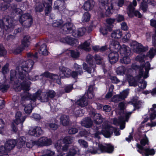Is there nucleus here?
I'll return each instance as SVG.
<instances>
[{
    "label": "nucleus",
    "instance_id": "1",
    "mask_svg": "<svg viewBox=\"0 0 156 156\" xmlns=\"http://www.w3.org/2000/svg\"><path fill=\"white\" fill-rule=\"evenodd\" d=\"M15 78L18 81L17 83L18 86L15 87V90L17 91H20L22 89L25 91H29L30 83L28 80L34 81L36 80L32 78H26L21 70L20 69L19 67L16 69V71L11 70L10 71L11 80L14 81Z\"/></svg>",
    "mask_w": 156,
    "mask_h": 156
},
{
    "label": "nucleus",
    "instance_id": "48",
    "mask_svg": "<svg viewBox=\"0 0 156 156\" xmlns=\"http://www.w3.org/2000/svg\"><path fill=\"white\" fill-rule=\"evenodd\" d=\"M1 1L2 3V4L0 6L1 9L3 11H4L9 7L10 4L9 3L6 2H8L4 1L3 0H1Z\"/></svg>",
    "mask_w": 156,
    "mask_h": 156
},
{
    "label": "nucleus",
    "instance_id": "49",
    "mask_svg": "<svg viewBox=\"0 0 156 156\" xmlns=\"http://www.w3.org/2000/svg\"><path fill=\"white\" fill-rule=\"evenodd\" d=\"M63 23V21L61 20H54L52 24V26L54 27H58L61 26Z\"/></svg>",
    "mask_w": 156,
    "mask_h": 156
},
{
    "label": "nucleus",
    "instance_id": "36",
    "mask_svg": "<svg viewBox=\"0 0 156 156\" xmlns=\"http://www.w3.org/2000/svg\"><path fill=\"white\" fill-rule=\"evenodd\" d=\"M87 95L89 99H92L94 98V94L93 92V86L90 85L89 86Z\"/></svg>",
    "mask_w": 156,
    "mask_h": 156
},
{
    "label": "nucleus",
    "instance_id": "44",
    "mask_svg": "<svg viewBox=\"0 0 156 156\" xmlns=\"http://www.w3.org/2000/svg\"><path fill=\"white\" fill-rule=\"evenodd\" d=\"M32 23V19L31 17L28 19V20L22 23H21L23 26L26 28H28L30 27Z\"/></svg>",
    "mask_w": 156,
    "mask_h": 156
},
{
    "label": "nucleus",
    "instance_id": "20",
    "mask_svg": "<svg viewBox=\"0 0 156 156\" xmlns=\"http://www.w3.org/2000/svg\"><path fill=\"white\" fill-rule=\"evenodd\" d=\"M16 119L14 121V123L18 125L23 123L25 120L26 117L23 116L22 113L20 112H17L16 114Z\"/></svg>",
    "mask_w": 156,
    "mask_h": 156
},
{
    "label": "nucleus",
    "instance_id": "63",
    "mask_svg": "<svg viewBox=\"0 0 156 156\" xmlns=\"http://www.w3.org/2000/svg\"><path fill=\"white\" fill-rule=\"evenodd\" d=\"M46 93L49 98H54L56 95V93L53 90H50Z\"/></svg>",
    "mask_w": 156,
    "mask_h": 156
},
{
    "label": "nucleus",
    "instance_id": "10",
    "mask_svg": "<svg viewBox=\"0 0 156 156\" xmlns=\"http://www.w3.org/2000/svg\"><path fill=\"white\" fill-rule=\"evenodd\" d=\"M114 149V146L110 143H99L98 144V150L100 151V153H111Z\"/></svg>",
    "mask_w": 156,
    "mask_h": 156
},
{
    "label": "nucleus",
    "instance_id": "14",
    "mask_svg": "<svg viewBox=\"0 0 156 156\" xmlns=\"http://www.w3.org/2000/svg\"><path fill=\"white\" fill-rule=\"evenodd\" d=\"M59 74L61 78H66L70 76L71 70L69 68L62 66L59 68Z\"/></svg>",
    "mask_w": 156,
    "mask_h": 156
},
{
    "label": "nucleus",
    "instance_id": "52",
    "mask_svg": "<svg viewBox=\"0 0 156 156\" xmlns=\"http://www.w3.org/2000/svg\"><path fill=\"white\" fill-rule=\"evenodd\" d=\"M9 86L8 84H6L5 83H0V90L2 92L6 91Z\"/></svg>",
    "mask_w": 156,
    "mask_h": 156
},
{
    "label": "nucleus",
    "instance_id": "55",
    "mask_svg": "<svg viewBox=\"0 0 156 156\" xmlns=\"http://www.w3.org/2000/svg\"><path fill=\"white\" fill-rule=\"evenodd\" d=\"M129 89H127L123 90L121 93L120 94V95L121 96L123 100L126 98L129 93Z\"/></svg>",
    "mask_w": 156,
    "mask_h": 156
},
{
    "label": "nucleus",
    "instance_id": "28",
    "mask_svg": "<svg viewBox=\"0 0 156 156\" xmlns=\"http://www.w3.org/2000/svg\"><path fill=\"white\" fill-rule=\"evenodd\" d=\"M122 35V32L119 29L115 30L111 34V37L114 39H119Z\"/></svg>",
    "mask_w": 156,
    "mask_h": 156
},
{
    "label": "nucleus",
    "instance_id": "22",
    "mask_svg": "<svg viewBox=\"0 0 156 156\" xmlns=\"http://www.w3.org/2000/svg\"><path fill=\"white\" fill-rule=\"evenodd\" d=\"M149 140L147 138L142 139L140 141V144L137 143L136 147L138 148L137 150L143 151L145 148L144 147L146 145H149Z\"/></svg>",
    "mask_w": 156,
    "mask_h": 156
},
{
    "label": "nucleus",
    "instance_id": "54",
    "mask_svg": "<svg viewBox=\"0 0 156 156\" xmlns=\"http://www.w3.org/2000/svg\"><path fill=\"white\" fill-rule=\"evenodd\" d=\"M24 105L25 106L24 110L25 112L27 114L30 113L32 112V109L31 105L29 104L27 105Z\"/></svg>",
    "mask_w": 156,
    "mask_h": 156
},
{
    "label": "nucleus",
    "instance_id": "40",
    "mask_svg": "<svg viewBox=\"0 0 156 156\" xmlns=\"http://www.w3.org/2000/svg\"><path fill=\"white\" fill-rule=\"evenodd\" d=\"M67 53H70L71 57L74 58H77L79 57L80 53L77 51L67 50Z\"/></svg>",
    "mask_w": 156,
    "mask_h": 156
},
{
    "label": "nucleus",
    "instance_id": "57",
    "mask_svg": "<svg viewBox=\"0 0 156 156\" xmlns=\"http://www.w3.org/2000/svg\"><path fill=\"white\" fill-rule=\"evenodd\" d=\"M80 146L83 147L87 148L88 147V143L85 140L81 139L78 140Z\"/></svg>",
    "mask_w": 156,
    "mask_h": 156
},
{
    "label": "nucleus",
    "instance_id": "9",
    "mask_svg": "<svg viewBox=\"0 0 156 156\" xmlns=\"http://www.w3.org/2000/svg\"><path fill=\"white\" fill-rule=\"evenodd\" d=\"M156 54V48L151 49L149 52L147 54V56H145L143 54H141L138 55L136 58V60L137 61H139L141 63V65L143 64L144 66L145 63L144 60V59L147 56L151 58L154 57V55Z\"/></svg>",
    "mask_w": 156,
    "mask_h": 156
},
{
    "label": "nucleus",
    "instance_id": "13",
    "mask_svg": "<svg viewBox=\"0 0 156 156\" xmlns=\"http://www.w3.org/2000/svg\"><path fill=\"white\" fill-rule=\"evenodd\" d=\"M101 132L98 131L95 134V136L98 134H102L106 138H110L113 133V130L111 129L112 127H101Z\"/></svg>",
    "mask_w": 156,
    "mask_h": 156
},
{
    "label": "nucleus",
    "instance_id": "6",
    "mask_svg": "<svg viewBox=\"0 0 156 156\" xmlns=\"http://www.w3.org/2000/svg\"><path fill=\"white\" fill-rule=\"evenodd\" d=\"M34 62L31 59H28L22 63V66L20 67V69L21 70L22 73H23L26 78H33L36 79L35 80L38 79V76H35L34 78L28 77V73L30 72L33 69Z\"/></svg>",
    "mask_w": 156,
    "mask_h": 156
},
{
    "label": "nucleus",
    "instance_id": "18",
    "mask_svg": "<svg viewBox=\"0 0 156 156\" xmlns=\"http://www.w3.org/2000/svg\"><path fill=\"white\" fill-rule=\"evenodd\" d=\"M61 41L64 43H66L71 46L75 45L78 44L77 39L70 37L67 36L61 39Z\"/></svg>",
    "mask_w": 156,
    "mask_h": 156
},
{
    "label": "nucleus",
    "instance_id": "12",
    "mask_svg": "<svg viewBox=\"0 0 156 156\" xmlns=\"http://www.w3.org/2000/svg\"><path fill=\"white\" fill-rule=\"evenodd\" d=\"M30 37L28 35L25 36L23 37L22 42V45L23 48H17L14 51V53L16 54L20 53L25 48L28 47L30 45Z\"/></svg>",
    "mask_w": 156,
    "mask_h": 156
},
{
    "label": "nucleus",
    "instance_id": "23",
    "mask_svg": "<svg viewBox=\"0 0 156 156\" xmlns=\"http://www.w3.org/2000/svg\"><path fill=\"white\" fill-rule=\"evenodd\" d=\"M73 25L70 23H68L64 24L61 28L63 30L62 33L66 34L71 33L72 30H73Z\"/></svg>",
    "mask_w": 156,
    "mask_h": 156
},
{
    "label": "nucleus",
    "instance_id": "33",
    "mask_svg": "<svg viewBox=\"0 0 156 156\" xmlns=\"http://www.w3.org/2000/svg\"><path fill=\"white\" fill-rule=\"evenodd\" d=\"M60 121L63 126H67L69 124V117L67 115H62L60 118Z\"/></svg>",
    "mask_w": 156,
    "mask_h": 156
},
{
    "label": "nucleus",
    "instance_id": "11",
    "mask_svg": "<svg viewBox=\"0 0 156 156\" xmlns=\"http://www.w3.org/2000/svg\"><path fill=\"white\" fill-rule=\"evenodd\" d=\"M137 3L136 0H133V2L130 3L128 7V14L130 17L133 16V13L136 17L141 18L142 15L141 13L138 11H134V8L136 5Z\"/></svg>",
    "mask_w": 156,
    "mask_h": 156
},
{
    "label": "nucleus",
    "instance_id": "42",
    "mask_svg": "<svg viewBox=\"0 0 156 156\" xmlns=\"http://www.w3.org/2000/svg\"><path fill=\"white\" fill-rule=\"evenodd\" d=\"M93 58L92 56L90 55H88L86 57L87 62L90 65L92 68L94 70V68L95 67V65L93 64Z\"/></svg>",
    "mask_w": 156,
    "mask_h": 156
},
{
    "label": "nucleus",
    "instance_id": "34",
    "mask_svg": "<svg viewBox=\"0 0 156 156\" xmlns=\"http://www.w3.org/2000/svg\"><path fill=\"white\" fill-rule=\"evenodd\" d=\"M90 41L89 40L86 41L84 43L80 45L79 48L83 49L87 51H89L91 49L90 48Z\"/></svg>",
    "mask_w": 156,
    "mask_h": 156
},
{
    "label": "nucleus",
    "instance_id": "25",
    "mask_svg": "<svg viewBox=\"0 0 156 156\" xmlns=\"http://www.w3.org/2000/svg\"><path fill=\"white\" fill-rule=\"evenodd\" d=\"M94 5V2L93 0H89L84 3L83 8L85 10L89 11L93 8Z\"/></svg>",
    "mask_w": 156,
    "mask_h": 156
},
{
    "label": "nucleus",
    "instance_id": "46",
    "mask_svg": "<svg viewBox=\"0 0 156 156\" xmlns=\"http://www.w3.org/2000/svg\"><path fill=\"white\" fill-rule=\"evenodd\" d=\"M90 15L89 13L85 12L83 15L82 18V21L83 22H88L90 20Z\"/></svg>",
    "mask_w": 156,
    "mask_h": 156
},
{
    "label": "nucleus",
    "instance_id": "31",
    "mask_svg": "<svg viewBox=\"0 0 156 156\" xmlns=\"http://www.w3.org/2000/svg\"><path fill=\"white\" fill-rule=\"evenodd\" d=\"M112 30V25L108 26L106 25V27H102L100 28V31L101 33L103 35H106L108 31H111Z\"/></svg>",
    "mask_w": 156,
    "mask_h": 156
},
{
    "label": "nucleus",
    "instance_id": "50",
    "mask_svg": "<svg viewBox=\"0 0 156 156\" xmlns=\"http://www.w3.org/2000/svg\"><path fill=\"white\" fill-rule=\"evenodd\" d=\"M119 129L118 127H112L113 128V133L114 134L115 136H119L120 135V130L123 129L125 127H119Z\"/></svg>",
    "mask_w": 156,
    "mask_h": 156
},
{
    "label": "nucleus",
    "instance_id": "62",
    "mask_svg": "<svg viewBox=\"0 0 156 156\" xmlns=\"http://www.w3.org/2000/svg\"><path fill=\"white\" fill-rule=\"evenodd\" d=\"M138 85L140 89H143L146 87L147 82L146 81L142 80L139 82Z\"/></svg>",
    "mask_w": 156,
    "mask_h": 156
},
{
    "label": "nucleus",
    "instance_id": "7",
    "mask_svg": "<svg viewBox=\"0 0 156 156\" xmlns=\"http://www.w3.org/2000/svg\"><path fill=\"white\" fill-rule=\"evenodd\" d=\"M13 20L10 17H6L4 20H0V34L2 33L3 29H5V30L13 29L14 26Z\"/></svg>",
    "mask_w": 156,
    "mask_h": 156
},
{
    "label": "nucleus",
    "instance_id": "17",
    "mask_svg": "<svg viewBox=\"0 0 156 156\" xmlns=\"http://www.w3.org/2000/svg\"><path fill=\"white\" fill-rule=\"evenodd\" d=\"M137 151L140 154H142L143 156H153L155 153L154 149H150L149 148H145L143 151L137 150Z\"/></svg>",
    "mask_w": 156,
    "mask_h": 156
},
{
    "label": "nucleus",
    "instance_id": "2",
    "mask_svg": "<svg viewBox=\"0 0 156 156\" xmlns=\"http://www.w3.org/2000/svg\"><path fill=\"white\" fill-rule=\"evenodd\" d=\"M22 103L23 101L31 100L35 101L36 99L40 100L41 102H46L49 100V98L46 93L43 94L41 90H38L35 94L31 95L27 91H25L21 94Z\"/></svg>",
    "mask_w": 156,
    "mask_h": 156
},
{
    "label": "nucleus",
    "instance_id": "16",
    "mask_svg": "<svg viewBox=\"0 0 156 156\" xmlns=\"http://www.w3.org/2000/svg\"><path fill=\"white\" fill-rule=\"evenodd\" d=\"M36 144L37 146H48L51 144V139H48L45 137H42L38 140H36Z\"/></svg>",
    "mask_w": 156,
    "mask_h": 156
},
{
    "label": "nucleus",
    "instance_id": "19",
    "mask_svg": "<svg viewBox=\"0 0 156 156\" xmlns=\"http://www.w3.org/2000/svg\"><path fill=\"white\" fill-rule=\"evenodd\" d=\"M108 57L110 63L113 64L116 63L118 61V54L116 51L112 52L109 54Z\"/></svg>",
    "mask_w": 156,
    "mask_h": 156
},
{
    "label": "nucleus",
    "instance_id": "29",
    "mask_svg": "<svg viewBox=\"0 0 156 156\" xmlns=\"http://www.w3.org/2000/svg\"><path fill=\"white\" fill-rule=\"evenodd\" d=\"M93 119H94V122L96 124H99L102 122V118L99 114L93 113Z\"/></svg>",
    "mask_w": 156,
    "mask_h": 156
},
{
    "label": "nucleus",
    "instance_id": "4",
    "mask_svg": "<svg viewBox=\"0 0 156 156\" xmlns=\"http://www.w3.org/2000/svg\"><path fill=\"white\" fill-rule=\"evenodd\" d=\"M109 0H100V4L98 13L101 16H108L113 11L112 3H108Z\"/></svg>",
    "mask_w": 156,
    "mask_h": 156
},
{
    "label": "nucleus",
    "instance_id": "45",
    "mask_svg": "<svg viewBox=\"0 0 156 156\" xmlns=\"http://www.w3.org/2000/svg\"><path fill=\"white\" fill-rule=\"evenodd\" d=\"M73 67L75 71L79 72V73L80 74H82L83 73V72L80 65H78L76 63H75L73 66Z\"/></svg>",
    "mask_w": 156,
    "mask_h": 156
},
{
    "label": "nucleus",
    "instance_id": "37",
    "mask_svg": "<svg viewBox=\"0 0 156 156\" xmlns=\"http://www.w3.org/2000/svg\"><path fill=\"white\" fill-rule=\"evenodd\" d=\"M46 1H44V0H43L42 2H43V4L41 3H38L37 4L36 7L35 8V10L36 12H41L42 11L43 9V8L44 6H45V2H46Z\"/></svg>",
    "mask_w": 156,
    "mask_h": 156
},
{
    "label": "nucleus",
    "instance_id": "21",
    "mask_svg": "<svg viewBox=\"0 0 156 156\" xmlns=\"http://www.w3.org/2000/svg\"><path fill=\"white\" fill-rule=\"evenodd\" d=\"M119 50L122 56H129L131 53V51L129 48L125 45H123Z\"/></svg>",
    "mask_w": 156,
    "mask_h": 156
},
{
    "label": "nucleus",
    "instance_id": "35",
    "mask_svg": "<svg viewBox=\"0 0 156 156\" xmlns=\"http://www.w3.org/2000/svg\"><path fill=\"white\" fill-rule=\"evenodd\" d=\"M76 104L81 107H84L88 104V101L87 98L84 97H82L80 99L77 101Z\"/></svg>",
    "mask_w": 156,
    "mask_h": 156
},
{
    "label": "nucleus",
    "instance_id": "26",
    "mask_svg": "<svg viewBox=\"0 0 156 156\" xmlns=\"http://www.w3.org/2000/svg\"><path fill=\"white\" fill-rule=\"evenodd\" d=\"M41 127H35L32 131L29 130V134L31 136L35 137H38L42 133L41 129Z\"/></svg>",
    "mask_w": 156,
    "mask_h": 156
},
{
    "label": "nucleus",
    "instance_id": "43",
    "mask_svg": "<svg viewBox=\"0 0 156 156\" xmlns=\"http://www.w3.org/2000/svg\"><path fill=\"white\" fill-rule=\"evenodd\" d=\"M126 68L123 66H121L117 68L116 72L118 75H123L125 74Z\"/></svg>",
    "mask_w": 156,
    "mask_h": 156
},
{
    "label": "nucleus",
    "instance_id": "32",
    "mask_svg": "<svg viewBox=\"0 0 156 156\" xmlns=\"http://www.w3.org/2000/svg\"><path fill=\"white\" fill-rule=\"evenodd\" d=\"M82 126L84 127H91L93 126V123L91 119L89 118H85L81 122Z\"/></svg>",
    "mask_w": 156,
    "mask_h": 156
},
{
    "label": "nucleus",
    "instance_id": "27",
    "mask_svg": "<svg viewBox=\"0 0 156 156\" xmlns=\"http://www.w3.org/2000/svg\"><path fill=\"white\" fill-rule=\"evenodd\" d=\"M110 47V48L115 50L116 51L119 50L121 47L119 42L113 40L111 41Z\"/></svg>",
    "mask_w": 156,
    "mask_h": 156
},
{
    "label": "nucleus",
    "instance_id": "15",
    "mask_svg": "<svg viewBox=\"0 0 156 156\" xmlns=\"http://www.w3.org/2000/svg\"><path fill=\"white\" fill-rule=\"evenodd\" d=\"M131 46V48L133 49L134 51L137 53L144 51L147 50L146 48L144 47L141 44L136 41L133 42Z\"/></svg>",
    "mask_w": 156,
    "mask_h": 156
},
{
    "label": "nucleus",
    "instance_id": "3",
    "mask_svg": "<svg viewBox=\"0 0 156 156\" xmlns=\"http://www.w3.org/2000/svg\"><path fill=\"white\" fill-rule=\"evenodd\" d=\"M131 67L136 71V79L142 77L145 79L148 76V72L150 68V64L148 62L145 63L144 66L142 64L140 66H139L136 63H133Z\"/></svg>",
    "mask_w": 156,
    "mask_h": 156
},
{
    "label": "nucleus",
    "instance_id": "60",
    "mask_svg": "<svg viewBox=\"0 0 156 156\" xmlns=\"http://www.w3.org/2000/svg\"><path fill=\"white\" fill-rule=\"evenodd\" d=\"M45 14L46 15H48L51 12V7L50 5L47 4V3H45Z\"/></svg>",
    "mask_w": 156,
    "mask_h": 156
},
{
    "label": "nucleus",
    "instance_id": "51",
    "mask_svg": "<svg viewBox=\"0 0 156 156\" xmlns=\"http://www.w3.org/2000/svg\"><path fill=\"white\" fill-rule=\"evenodd\" d=\"M122 100L123 99L120 94L114 96L112 99V101L114 102H118Z\"/></svg>",
    "mask_w": 156,
    "mask_h": 156
},
{
    "label": "nucleus",
    "instance_id": "30",
    "mask_svg": "<svg viewBox=\"0 0 156 156\" xmlns=\"http://www.w3.org/2000/svg\"><path fill=\"white\" fill-rule=\"evenodd\" d=\"M40 76L42 77H45L49 78L51 79H56L58 78V76L57 75L52 74L48 72H45L41 75Z\"/></svg>",
    "mask_w": 156,
    "mask_h": 156
},
{
    "label": "nucleus",
    "instance_id": "5",
    "mask_svg": "<svg viewBox=\"0 0 156 156\" xmlns=\"http://www.w3.org/2000/svg\"><path fill=\"white\" fill-rule=\"evenodd\" d=\"M72 142L71 137L67 136L62 140H58L55 144V147L58 152L66 151Z\"/></svg>",
    "mask_w": 156,
    "mask_h": 156
},
{
    "label": "nucleus",
    "instance_id": "41",
    "mask_svg": "<svg viewBox=\"0 0 156 156\" xmlns=\"http://www.w3.org/2000/svg\"><path fill=\"white\" fill-rule=\"evenodd\" d=\"M130 61V59L129 56H122V58L120 59V62L121 63L125 64H129Z\"/></svg>",
    "mask_w": 156,
    "mask_h": 156
},
{
    "label": "nucleus",
    "instance_id": "56",
    "mask_svg": "<svg viewBox=\"0 0 156 156\" xmlns=\"http://www.w3.org/2000/svg\"><path fill=\"white\" fill-rule=\"evenodd\" d=\"M87 151L88 152L92 154H95L97 153L100 154V153L98 152V148H96L94 147L89 148Z\"/></svg>",
    "mask_w": 156,
    "mask_h": 156
},
{
    "label": "nucleus",
    "instance_id": "64",
    "mask_svg": "<svg viewBox=\"0 0 156 156\" xmlns=\"http://www.w3.org/2000/svg\"><path fill=\"white\" fill-rule=\"evenodd\" d=\"M140 9H142L143 11V12H146L147 11V2H143L141 3Z\"/></svg>",
    "mask_w": 156,
    "mask_h": 156
},
{
    "label": "nucleus",
    "instance_id": "61",
    "mask_svg": "<svg viewBox=\"0 0 156 156\" xmlns=\"http://www.w3.org/2000/svg\"><path fill=\"white\" fill-rule=\"evenodd\" d=\"M129 83L130 86L135 87L136 86L137 84V81L132 76L131 77V79L129 80Z\"/></svg>",
    "mask_w": 156,
    "mask_h": 156
},
{
    "label": "nucleus",
    "instance_id": "24",
    "mask_svg": "<svg viewBox=\"0 0 156 156\" xmlns=\"http://www.w3.org/2000/svg\"><path fill=\"white\" fill-rule=\"evenodd\" d=\"M16 143V140H9L5 144V146L8 151H10L15 147Z\"/></svg>",
    "mask_w": 156,
    "mask_h": 156
},
{
    "label": "nucleus",
    "instance_id": "59",
    "mask_svg": "<svg viewBox=\"0 0 156 156\" xmlns=\"http://www.w3.org/2000/svg\"><path fill=\"white\" fill-rule=\"evenodd\" d=\"M36 142V141L31 140L26 143V146L28 148H32L34 146H37Z\"/></svg>",
    "mask_w": 156,
    "mask_h": 156
},
{
    "label": "nucleus",
    "instance_id": "38",
    "mask_svg": "<svg viewBox=\"0 0 156 156\" xmlns=\"http://www.w3.org/2000/svg\"><path fill=\"white\" fill-rule=\"evenodd\" d=\"M39 52L43 55H47L48 54V52L45 44H43L41 46Z\"/></svg>",
    "mask_w": 156,
    "mask_h": 156
},
{
    "label": "nucleus",
    "instance_id": "53",
    "mask_svg": "<svg viewBox=\"0 0 156 156\" xmlns=\"http://www.w3.org/2000/svg\"><path fill=\"white\" fill-rule=\"evenodd\" d=\"M76 149L73 147L71 148H70L69 151L67 154V156H74L76 153Z\"/></svg>",
    "mask_w": 156,
    "mask_h": 156
},
{
    "label": "nucleus",
    "instance_id": "39",
    "mask_svg": "<svg viewBox=\"0 0 156 156\" xmlns=\"http://www.w3.org/2000/svg\"><path fill=\"white\" fill-rule=\"evenodd\" d=\"M19 16V21L21 23L31 17L30 14L29 13L24 14Z\"/></svg>",
    "mask_w": 156,
    "mask_h": 156
},
{
    "label": "nucleus",
    "instance_id": "47",
    "mask_svg": "<svg viewBox=\"0 0 156 156\" xmlns=\"http://www.w3.org/2000/svg\"><path fill=\"white\" fill-rule=\"evenodd\" d=\"M86 31V29L84 28H80L77 30L76 32L78 33L77 34H75L74 35L76 36H80L84 35Z\"/></svg>",
    "mask_w": 156,
    "mask_h": 156
},
{
    "label": "nucleus",
    "instance_id": "8",
    "mask_svg": "<svg viewBox=\"0 0 156 156\" xmlns=\"http://www.w3.org/2000/svg\"><path fill=\"white\" fill-rule=\"evenodd\" d=\"M132 112H125L123 113V117L119 118V122L116 118L113 119V123L116 126L119 125L120 127H125V122H127Z\"/></svg>",
    "mask_w": 156,
    "mask_h": 156
},
{
    "label": "nucleus",
    "instance_id": "58",
    "mask_svg": "<svg viewBox=\"0 0 156 156\" xmlns=\"http://www.w3.org/2000/svg\"><path fill=\"white\" fill-rule=\"evenodd\" d=\"M9 151L7 149L6 147L5 146H0V154L2 155L4 154H8V152Z\"/></svg>",
    "mask_w": 156,
    "mask_h": 156
}]
</instances>
